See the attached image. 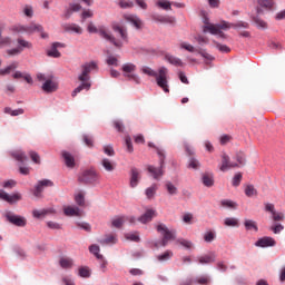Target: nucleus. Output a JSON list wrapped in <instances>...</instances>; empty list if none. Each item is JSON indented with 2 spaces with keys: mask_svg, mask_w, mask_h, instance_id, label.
I'll list each match as a JSON object with an SVG mask.
<instances>
[{
  "mask_svg": "<svg viewBox=\"0 0 285 285\" xmlns=\"http://www.w3.org/2000/svg\"><path fill=\"white\" fill-rule=\"evenodd\" d=\"M81 73L79 75L78 79L81 81V85L79 87H77L72 94L71 97H75L76 95H79V92H81V90H90L91 88V83L90 81V73L92 70H99V66L97 63V61H90V62H86L81 66Z\"/></svg>",
  "mask_w": 285,
  "mask_h": 285,
  "instance_id": "obj_1",
  "label": "nucleus"
},
{
  "mask_svg": "<svg viewBox=\"0 0 285 285\" xmlns=\"http://www.w3.org/2000/svg\"><path fill=\"white\" fill-rule=\"evenodd\" d=\"M141 72H144V75H148V77H155L157 86L161 88L164 92H170L168 87V68L160 67L157 73L153 68L145 66L141 68Z\"/></svg>",
  "mask_w": 285,
  "mask_h": 285,
  "instance_id": "obj_2",
  "label": "nucleus"
},
{
  "mask_svg": "<svg viewBox=\"0 0 285 285\" xmlns=\"http://www.w3.org/2000/svg\"><path fill=\"white\" fill-rule=\"evenodd\" d=\"M87 30L91 35L98 33L100 37H102V39H106V41L112 43L115 48H124V42H121V40H117V38H115V36H112V33H110L109 30L106 29V27H99L97 29L94 22H89L87 26Z\"/></svg>",
  "mask_w": 285,
  "mask_h": 285,
  "instance_id": "obj_3",
  "label": "nucleus"
},
{
  "mask_svg": "<svg viewBox=\"0 0 285 285\" xmlns=\"http://www.w3.org/2000/svg\"><path fill=\"white\" fill-rule=\"evenodd\" d=\"M204 23L205 26H203V32H210V35H218L220 39H226V35L222 32V30H228V28H230L228 22L223 21L218 24H213L208 22L207 18H205Z\"/></svg>",
  "mask_w": 285,
  "mask_h": 285,
  "instance_id": "obj_4",
  "label": "nucleus"
},
{
  "mask_svg": "<svg viewBox=\"0 0 285 285\" xmlns=\"http://www.w3.org/2000/svg\"><path fill=\"white\" fill-rule=\"evenodd\" d=\"M149 147L156 148V153L159 157L160 168L149 165L147 167V170H148V173H150V175H153L154 179H158L161 177V175H164L163 168H164V161L166 159V154L164 153L163 149H159V147H155V145L153 142H149Z\"/></svg>",
  "mask_w": 285,
  "mask_h": 285,
  "instance_id": "obj_5",
  "label": "nucleus"
},
{
  "mask_svg": "<svg viewBox=\"0 0 285 285\" xmlns=\"http://www.w3.org/2000/svg\"><path fill=\"white\" fill-rule=\"evenodd\" d=\"M121 71L124 72V77L128 79V81H135V83H141V79L135 72L137 71V65L132 62H127L121 66Z\"/></svg>",
  "mask_w": 285,
  "mask_h": 285,
  "instance_id": "obj_6",
  "label": "nucleus"
},
{
  "mask_svg": "<svg viewBox=\"0 0 285 285\" xmlns=\"http://www.w3.org/2000/svg\"><path fill=\"white\" fill-rule=\"evenodd\" d=\"M156 230L163 235L161 246H168V243L175 239V232L168 229L165 224L157 225Z\"/></svg>",
  "mask_w": 285,
  "mask_h": 285,
  "instance_id": "obj_7",
  "label": "nucleus"
},
{
  "mask_svg": "<svg viewBox=\"0 0 285 285\" xmlns=\"http://www.w3.org/2000/svg\"><path fill=\"white\" fill-rule=\"evenodd\" d=\"M98 179L99 174H97L95 169H87L78 177V181H80V184H95V181H98Z\"/></svg>",
  "mask_w": 285,
  "mask_h": 285,
  "instance_id": "obj_8",
  "label": "nucleus"
},
{
  "mask_svg": "<svg viewBox=\"0 0 285 285\" xmlns=\"http://www.w3.org/2000/svg\"><path fill=\"white\" fill-rule=\"evenodd\" d=\"M4 217L7 218V220H9L10 224H13V226H19V227L23 228V226H26V224H28V220L26 219V217L16 215L12 212H7L4 214Z\"/></svg>",
  "mask_w": 285,
  "mask_h": 285,
  "instance_id": "obj_9",
  "label": "nucleus"
},
{
  "mask_svg": "<svg viewBox=\"0 0 285 285\" xmlns=\"http://www.w3.org/2000/svg\"><path fill=\"white\" fill-rule=\"evenodd\" d=\"M230 168H239V164L230 161V156L223 154L219 170L226 173L227 170H230Z\"/></svg>",
  "mask_w": 285,
  "mask_h": 285,
  "instance_id": "obj_10",
  "label": "nucleus"
},
{
  "mask_svg": "<svg viewBox=\"0 0 285 285\" xmlns=\"http://www.w3.org/2000/svg\"><path fill=\"white\" fill-rule=\"evenodd\" d=\"M35 32H40L42 39H48V33L43 32V27L37 23H30L26 26V35H35Z\"/></svg>",
  "mask_w": 285,
  "mask_h": 285,
  "instance_id": "obj_11",
  "label": "nucleus"
},
{
  "mask_svg": "<svg viewBox=\"0 0 285 285\" xmlns=\"http://www.w3.org/2000/svg\"><path fill=\"white\" fill-rule=\"evenodd\" d=\"M55 186V183L50 179H43L38 181V186H36V189L33 190L35 197H41V194L43 193V188H50Z\"/></svg>",
  "mask_w": 285,
  "mask_h": 285,
  "instance_id": "obj_12",
  "label": "nucleus"
},
{
  "mask_svg": "<svg viewBox=\"0 0 285 285\" xmlns=\"http://www.w3.org/2000/svg\"><path fill=\"white\" fill-rule=\"evenodd\" d=\"M140 180H141V171H139V169H137L136 167H131L130 181H129L130 188H137V186H139Z\"/></svg>",
  "mask_w": 285,
  "mask_h": 285,
  "instance_id": "obj_13",
  "label": "nucleus"
},
{
  "mask_svg": "<svg viewBox=\"0 0 285 285\" xmlns=\"http://www.w3.org/2000/svg\"><path fill=\"white\" fill-rule=\"evenodd\" d=\"M0 199L8 202V204H17V202H21V194L16 193L9 195L8 193L0 190Z\"/></svg>",
  "mask_w": 285,
  "mask_h": 285,
  "instance_id": "obj_14",
  "label": "nucleus"
},
{
  "mask_svg": "<svg viewBox=\"0 0 285 285\" xmlns=\"http://www.w3.org/2000/svg\"><path fill=\"white\" fill-rule=\"evenodd\" d=\"M179 48H181L183 50H187V52H197L198 55H202V57H204L205 59H210V55L202 51V49H196L195 47H193V45L188 42H181L179 45Z\"/></svg>",
  "mask_w": 285,
  "mask_h": 285,
  "instance_id": "obj_15",
  "label": "nucleus"
},
{
  "mask_svg": "<svg viewBox=\"0 0 285 285\" xmlns=\"http://www.w3.org/2000/svg\"><path fill=\"white\" fill-rule=\"evenodd\" d=\"M257 14H262V10H273L275 0H257Z\"/></svg>",
  "mask_w": 285,
  "mask_h": 285,
  "instance_id": "obj_16",
  "label": "nucleus"
},
{
  "mask_svg": "<svg viewBox=\"0 0 285 285\" xmlns=\"http://www.w3.org/2000/svg\"><path fill=\"white\" fill-rule=\"evenodd\" d=\"M275 244H276L275 238H273V237H263V238H259L255 243V246H257L258 248H268L271 246H275Z\"/></svg>",
  "mask_w": 285,
  "mask_h": 285,
  "instance_id": "obj_17",
  "label": "nucleus"
},
{
  "mask_svg": "<svg viewBox=\"0 0 285 285\" xmlns=\"http://www.w3.org/2000/svg\"><path fill=\"white\" fill-rule=\"evenodd\" d=\"M59 89V85L52 80V79H47L45 81V83L42 85V90L43 92H57V90Z\"/></svg>",
  "mask_w": 285,
  "mask_h": 285,
  "instance_id": "obj_18",
  "label": "nucleus"
},
{
  "mask_svg": "<svg viewBox=\"0 0 285 285\" xmlns=\"http://www.w3.org/2000/svg\"><path fill=\"white\" fill-rule=\"evenodd\" d=\"M66 45L61 42H53L51 49L47 52L48 57H53V59H59L61 57V52H59L58 48H65Z\"/></svg>",
  "mask_w": 285,
  "mask_h": 285,
  "instance_id": "obj_19",
  "label": "nucleus"
},
{
  "mask_svg": "<svg viewBox=\"0 0 285 285\" xmlns=\"http://www.w3.org/2000/svg\"><path fill=\"white\" fill-rule=\"evenodd\" d=\"M81 10V4L71 2L69 7L65 10L63 17L65 19H70L73 12H79Z\"/></svg>",
  "mask_w": 285,
  "mask_h": 285,
  "instance_id": "obj_20",
  "label": "nucleus"
},
{
  "mask_svg": "<svg viewBox=\"0 0 285 285\" xmlns=\"http://www.w3.org/2000/svg\"><path fill=\"white\" fill-rule=\"evenodd\" d=\"M153 217H157V212L155 209H147L146 213L138 218L140 224H148L153 222Z\"/></svg>",
  "mask_w": 285,
  "mask_h": 285,
  "instance_id": "obj_21",
  "label": "nucleus"
},
{
  "mask_svg": "<svg viewBox=\"0 0 285 285\" xmlns=\"http://www.w3.org/2000/svg\"><path fill=\"white\" fill-rule=\"evenodd\" d=\"M59 266L60 268H63L65 271H70L72 266H75V261L68 256H62L59 259Z\"/></svg>",
  "mask_w": 285,
  "mask_h": 285,
  "instance_id": "obj_22",
  "label": "nucleus"
},
{
  "mask_svg": "<svg viewBox=\"0 0 285 285\" xmlns=\"http://www.w3.org/2000/svg\"><path fill=\"white\" fill-rule=\"evenodd\" d=\"M112 30H114V32H118V35H120V38L122 39V41L128 43V30H126L125 27L114 23Z\"/></svg>",
  "mask_w": 285,
  "mask_h": 285,
  "instance_id": "obj_23",
  "label": "nucleus"
},
{
  "mask_svg": "<svg viewBox=\"0 0 285 285\" xmlns=\"http://www.w3.org/2000/svg\"><path fill=\"white\" fill-rule=\"evenodd\" d=\"M63 213L67 217H81V210L79 207L67 206L63 208Z\"/></svg>",
  "mask_w": 285,
  "mask_h": 285,
  "instance_id": "obj_24",
  "label": "nucleus"
},
{
  "mask_svg": "<svg viewBox=\"0 0 285 285\" xmlns=\"http://www.w3.org/2000/svg\"><path fill=\"white\" fill-rule=\"evenodd\" d=\"M153 21L158 23H175V17L151 14Z\"/></svg>",
  "mask_w": 285,
  "mask_h": 285,
  "instance_id": "obj_25",
  "label": "nucleus"
},
{
  "mask_svg": "<svg viewBox=\"0 0 285 285\" xmlns=\"http://www.w3.org/2000/svg\"><path fill=\"white\" fill-rule=\"evenodd\" d=\"M125 19L126 21H129V23H132V26H135L137 30H141L142 22L141 19H139V17L129 14L125 16Z\"/></svg>",
  "mask_w": 285,
  "mask_h": 285,
  "instance_id": "obj_26",
  "label": "nucleus"
},
{
  "mask_svg": "<svg viewBox=\"0 0 285 285\" xmlns=\"http://www.w3.org/2000/svg\"><path fill=\"white\" fill-rule=\"evenodd\" d=\"M63 30L65 32H76V35H81L83 32V29L76 23L63 24Z\"/></svg>",
  "mask_w": 285,
  "mask_h": 285,
  "instance_id": "obj_27",
  "label": "nucleus"
},
{
  "mask_svg": "<svg viewBox=\"0 0 285 285\" xmlns=\"http://www.w3.org/2000/svg\"><path fill=\"white\" fill-rule=\"evenodd\" d=\"M165 59L168 61V63H170L171 66H177V67H184V62L181 61V59L170 55V53H167L165 55Z\"/></svg>",
  "mask_w": 285,
  "mask_h": 285,
  "instance_id": "obj_28",
  "label": "nucleus"
},
{
  "mask_svg": "<svg viewBox=\"0 0 285 285\" xmlns=\"http://www.w3.org/2000/svg\"><path fill=\"white\" fill-rule=\"evenodd\" d=\"M52 213H55V209L49 208V209H35L32 212L33 217H36V219H41V217H46V215H52Z\"/></svg>",
  "mask_w": 285,
  "mask_h": 285,
  "instance_id": "obj_29",
  "label": "nucleus"
},
{
  "mask_svg": "<svg viewBox=\"0 0 285 285\" xmlns=\"http://www.w3.org/2000/svg\"><path fill=\"white\" fill-rule=\"evenodd\" d=\"M62 158L65 159L67 168H72L75 166V157L70 153L63 151Z\"/></svg>",
  "mask_w": 285,
  "mask_h": 285,
  "instance_id": "obj_30",
  "label": "nucleus"
},
{
  "mask_svg": "<svg viewBox=\"0 0 285 285\" xmlns=\"http://www.w3.org/2000/svg\"><path fill=\"white\" fill-rule=\"evenodd\" d=\"M203 184H204V186H207V188L215 186V178H214L213 174H204L203 175Z\"/></svg>",
  "mask_w": 285,
  "mask_h": 285,
  "instance_id": "obj_31",
  "label": "nucleus"
},
{
  "mask_svg": "<svg viewBox=\"0 0 285 285\" xmlns=\"http://www.w3.org/2000/svg\"><path fill=\"white\" fill-rule=\"evenodd\" d=\"M199 264H213L215 262V253L198 257Z\"/></svg>",
  "mask_w": 285,
  "mask_h": 285,
  "instance_id": "obj_32",
  "label": "nucleus"
},
{
  "mask_svg": "<svg viewBox=\"0 0 285 285\" xmlns=\"http://www.w3.org/2000/svg\"><path fill=\"white\" fill-rule=\"evenodd\" d=\"M12 157L16 161H20V164H23V161H28V156H26V153L21 150L13 151Z\"/></svg>",
  "mask_w": 285,
  "mask_h": 285,
  "instance_id": "obj_33",
  "label": "nucleus"
},
{
  "mask_svg": "<svg viewBox=\"0 0 285 285\" xmlns=\"http://www.w3.org/2000/svg\"><path fill=\"white\" fill-rule=\"evenodd\" d=\"M17 43H18V48H21V52H23L24 48H27L28 50H30L32 48V42L27 41L23 38H18Z\"/></svg>",
  "mask_w": 285,
  "mask_h": 285,
  "instance_id": "obj_34",
  "label": "nucleus"
},
{
  "mask_svg": "<svg viewBox=\"0 0 285 285\" xmlns=\"http://www.w3.org/2000/svg\"><path fill=\"white\" fill-rule=\"evenodd\" d=\"M18 67H19V63L12 62L7 68L0 69L1 77H6V75H10V72H12V70H17Z\"/></svg>",
  "mask_w": 285,
  "mask_h": 285,
  "instance_id": "obj_35",
  "label": "nucleus"
},
{
  "mask_svg": "<svg viewBox=\"0 0 285 285\" xmlns=\"http://www.w3.org/2000/svg\"><path fill=\"white\" fill-rule=\"evenodd\" d=\"M101 166L107 170V173H112V170H115V164L108 158H104L101 160Z\"/></svg>",
  "mask_w": 285,
  "mask_h": 285,
  "instance_id": "obj_36",
  "label": "nucleus"
},
{
  "mask_svg": "<svg viewBox=\"0 0 285 285\" xmlns=\"http://www.w3.org/2000/svg\"><path fill=\"white\" fill-rule=\"evenodd\" d=\"M244 226H245L246 230H255V233H257V230H259V228L257 227V223L255 220L245 219Z\"/></svg>",
  "mask_w": 285,
  "mask_h": 285,
  "instance_id": "obj_37",
  "label": "nucleus"
},
{
  "mask_svg": "<svg viewBox=\"0 0 285 285\" xmlns=\"http://www.w3.org/2000/svg\"><path fill=\"white\" fill-rule=\"evenodd\" d=\"M156 6L158 8H161L163 10H173V2H170L168 0H158L156 2Z\"/></svg>",
  "mask_w": 285,
  "mask_h": 285,
  "instance_id": "obj_38",
  "label": "nucleus"
},
{
  "mask_svg": "<svg viewBox=\"0 0 285 285\" xmlns=\"http://www.w3.org/2000/svg\"><path fill=\"white\" fill-rule=\"evenodd\" d=\"M157 184H154L145 190L147 199H153L157 195Z\"/></svg>",
  "mask_w": 285,
  "mask_h": 285,
  "instance_id": "obj_39",
  "label": "nucleus"
},
{
  "mask_svg": "<svg viewBox=\"0 0 285 285\" xmlns=\"http://www.w3.org/2000/svg\"><path fill=\"white\" fill-rule=\"evenodd\" d=\"M100 244H117V235H107L104 239L100 240Z\"/></svg>",
  "mask_w": 285,
  "mask_h": 285,
  "instance_id": "obj_40",
  "label": "nucleus"
},
{
  "mask_svg": "<svg viewBox=\"0 0 285 285\" xmlns=\"http://www.w3.org/2000/svg\"><path fill=\"white\" fill-rule=\"evenodd\" d=\"M99 250H100V248L98 245L89 246V253L95 255V257H97V259H104V255L99 254Z\"/></svg>",
  "mask_w": 285,
  "mask_h": 285,
  "instance_id": "obj_41",
  "label": "nucleus"
},
{
  "mask_svg": "<svg viewBox=\"0 0 285 285\" xmlns=\"http://www.w3.org/2000/svg\"><path fill=\"white\" fill-rule=\"evenodd\" d=\"M253 21L256 23L257 28H262V30H266V28H268V23L257 16L253 18Z\"/></svg>",
  "mask_w": 285,
  "mask_h": 285,
  "instance_id": "obj_42",
  "label": "nucleus"
},
{
  "mask_svg": "<svg viewBox=\"0 0 285 285\" xmlns=\"http://www.w3.org/2000/svg\"><path fill=\"white\" fill-rule=\"evenodd\" d=\"M245 195H246V197H256L257 189H255V186H253V185H247L245 187Z\"/></svg>",
  "mask_w": 285,
  "mask_h": 285,
  "instance_id": "obj_43",
  "label": "nucleus"
},
{
  "mask_svg": "<svg viewBox=\"0 0 285 285\" xmlns=\"http://www.w3.org/2000/svg\"><path fill=\"white\" fill-rule=\"evenodd\" d=\"M125 222H126V217H117L111 220V226L114 228H121Z\"/></svg>",
  "mask_w": 285,
  "mask_h": 285,
  "instance_id": "obj_44",
  "label": "nucleus"
},
{
  "mask_svg": "<svg viewBox=\"0 0 285 285\" xmlns=\"http://www.w3.org/2000/svg\"><path fill=\"white\" fill-rule=\"evenodd\" d=\"M11 32H13L14 35H26V26L16 24L11 28Z\"/></svg>",
  "mask_w": 285,
  "mask_h": 285,
  "instance_id": "obj_45",
  "label": "nucleus"
},
{
  "mask_svg": "<svg viewBox=\"0 0 285 285\" xmlns=\"http://www.w3.org/2000/svg\"><path fill=\"white\" fill-rule=\"evenodd\" d=\"M22 12H23L24 17H28L29 19H32V17L35 16V10L32 9V6H30V4H26L22 9Z\"/></svg>",
  "mask_w": 285,
  "mask_h": 285,
  "instance_id": "obj_46",
  "label": "nucleus"
},
{
  "mask_svg": "<svg viewBox=\"0 0 285 285\" xmlns=\"http://www.w3.org/2000/svg\"><path fill=\"white\" fill-rule=\"evenodd\" d=\"M80 17H81L82 23H83V21H86V19H92V17H95V12H92V10H90V9H83Z\"/></svg>",
  "mask_w": 285,
  "mask_h": 285,
  "instance_id": "obj_47",
  "label": "nucleus"
},
{
  "mask_svg": "<svg viewBox=\"0 0 285 285\" xmlns=\"http://www.w3.org/2000/svg\"><path fill=\"white\" fill-rule=\"evenodd\" d=\"M200 166L202 165L199 164V160H197V158L195 157L189 158L187 168H193L194 170H198Z\"/></svg>",
  "mask_w": 285,
  "mask_h": 285,
  "instance_id": "obj_48",
  "label": "nucleus"
},
{
  "mask_svg": "<svg viewBox=\"0 0 285 285\" xmlns=\"http://www.w3.org/2000/svg\"><path fill=\"white\" fill-rule=\"evenodd\" d=\"M236 161L238 166H245L246 165V155L243 151H238L236 154Z\"/></svg>",
  "mask_w": 285,
  "mask_h": 285,
  "instance_id": "obj_49",
  "label": "nucleus"
},
{
  "mask_svg": "<svg viewBox=\"0 0 285 285\" xmlns=\"http://www.w3.org/2000/svg\"><path fill=\"white\" fill-rule=\"evenodd\" d=\"M220 205L223 206V208H233V209L237 208V203L228 199L222 200Z\"/></svg>",
  "mask_w": 285,
  "mask_h": 285,
  "instance_id": "obj_50",
  "label": "nucleus"
},
{
  "mask_svg": "<svg viewBox=\"0 0 285 285\" xmlns=\"http://www.w3.org/2000/svg\"><path fill=\"white\" fill-rule=\"evenodd\" d=\"M173 257V252L171 250H166L164 254L158 255L157 259L158 262H168Z\"/></svg>",
  "mask_w": 285,
  "mask_h": 285,
  "instance_id": "obj_51",
  "label": "nucleus"
},
{
  "mask_svg": "<svg viewBox=\"0 0 285 285\" xmlns=\"http://www.w3.org/2000/svg\"><path fill=\"white\" fill-rule=\"evenodd\" d=\"M225 226L235 228V226H239V222L237 218H225L224 220Z\"/></svg>",
  "mask_w": 285,
  "mask_h": 285,
  "instance_id": "obj_52",
  "label": "nucleus"
},
{
  "mask_svg": "<svg viewBox=\"0 0 285 285\" xmlns=\"http://www.w3.org/2000/svg\"><path fill=\"white\" fill-rule=\"evenodd\" d=\"M118 6L122 9L132 8L135 3L132 0H119Z\"/></svg>",
  "mask_w": 285,
  "mask_h": 285,
  "instance_id": "obj_53",
  "label": "nucleus"
},
{
  "mask_svg": "<svg viewBox=\"0 0 285 285\" xmlns=\"http://www.w3.org/2000/svg\"><path fill=\"white\" fill-rule=\"evenodd\" d=\"M125 238L128 239L129 242H139L140 240L139 234L137 232H135V233H127L125 235Z\"/></svg>",
  "mask_w": 285,
  "mask_h": 285,
  "instance_id": "obj_54",
  "label": "nucleus"
},
{
  "mask_svg": "<svg viewBox=\"0 0 285 285\" xmlns=\"http://www.w3.org/2000/svg\"><path fill=\"white\" fill-rule=\"evenodd\" d=\"M165 187H166L167 193H168L169 195H177V188L173 185V183L167 181V183L165 184Z\"/></svg>",
  "mask_w": 285,
  "mask_h": 285,
  "instance_id": "obj_55",
  "label": "nucleus"
},
{
  "mask_svg": "<svg viewBox=\"0 0 285 285\" xmlns=\"http://www.w3.org/2000/svg\"><path fill=\"white\" fill-rule=\"evenodd\" d=\"M214 46H216V48L220 51V52H230V48H228V46L226 45H222L215 40H213Z\"/></svg>",
  "mask_w": 285,
  "mask_h": 285,
  "instance_id": "obj_56",
  "label": "nucleus"
},
{
  "mask_svg": "<svg viewBox=\"0 0 285 285\" xmlns=\"http://www.w3.org/2000/svg\"><path fill=\"white\" fill-rule=\"evenodd\" d=\"M106 63L108 65V66H119V59H117V57H115V56H108L107 57V60H106Z\"/></svg>",
  "mask_w": 285,
  "mask_h": 285,
  "instance_id": "obj_57",
  "label": "nucleus"
},
{
  "mask_svg": "<svg viewBox=\"0 0 285 285\" xmlns=\"http://www.w3.org/2000/svg\"><path fill=\"white\" fill-rule=\"evenodd\" d=\"M29 157H31L33 164H41V157L37 151H29Z\"/></svg>",
  "mask_w": 285,
  "mask_h": 285,
  "instance_id": "obj_58",
  "label": "nucleus"
},
{
  "mask_svg": "<svg viewBox=\"0 0 285 285\" xmlns=\"http://www.w3.org/2000/svg\"><path fill=\"white\" fill-rule=\"evenodd\" d=\"M12 38L11 37H1L0 36V48H3V46H11Z\"/></svg>",
  "mask_w": 285,
  "mask_h": 285,
  "instance_id": "obj_59",
  "label": "nucleus"
},
{
  "mask_svg": "<svg viewBox=\"0 0 285 285\" xmlns=\"http://www.w3.org/2000/svg\"><path fill=\"white\" fill-rule=\"evenodd\" d=\"M215 237H216L215 232H207L204 235V240L210 244V242H215Z\"/></svg>",
  "mask_w": 285,
  "mask_h": 285,
  "instance_id": "obj_60",
  "label": "nucleus"
},
{
  "mask_svg": "<svg viewBox=\"0 0 285 285\" xmlns=\"http://www.w3.org/2000/svg\"><path fill=\"white\" fill-rule=\"evenodd\" d=\"M76 204H78V206H85L86 204V198L83 197L82 193H79L76 195L75 197Z\"/></svg>",
  "mask_w": 285,
  "mask_h": 285,
  "instance_id": "obj_61",
  "label": "nucleus"
},
{
  "mask_svg": "<svg viewBox=\"0 0 285 285\" xmlns=\"http://www.w3.org/2000/svg\"><path fill=\"white\" fill-rule=\"evenodd\" d=\"M239 184H242V173L236 174L232 180V186L236 188L239 186Z\"/></svg>",
  "mask_w": 285,
  "mask_h": 285,
  "instance_id": "obj_62",
  "label": "nucleus"
},
{
  "mask_svg": "<svg viewBox=\"0 0 285 285\" xmlns=\"http://www.w3.org/2000/svg\"><path fill=\"white\" fill-rule=\"evenodd\" d=\"M195 41H197V43H199V46L208 45V38H206L204 36H196Z\"/></svg>",
  "mask_w": 285,
  "mask_h": 285,
  "instance_id": "obj_63",
  "label": "nucleus"
},
{
  "mask_svg": "<svg viewBox=\"0 0 285 285\" xmlns=\"http://www.w3.org/2000/svg\"><path fill=\"white\" fill-rule=\"evenodd\" d=\"M197 284L200 285H208L210 284V278H208V276H200L196 279Z\"/></svg>",
  "mask_w": 285,
  "mask_h": 285,
  "instance_id": "obj_64",
  "label": "nucleus"
}]
</instances>
